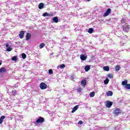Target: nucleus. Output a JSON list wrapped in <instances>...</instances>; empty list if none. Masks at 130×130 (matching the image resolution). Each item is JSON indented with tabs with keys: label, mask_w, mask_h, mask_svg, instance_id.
<instances>
[{
	"label": "nucleus",
	"mask_w": 130,
	"mask_h": 130,
	"mask_svg": "<svg viewBox=\"0 0 130 130\" xmlns=\"http://www.w3.org/2000/svg\"><path fill=\"white\" fill-rule=\"evenodd\" d=\"M5 46L6 47H7L6 51H8V52L12 51L13 48H12V47L10 46V45H9L8 43H6Z\"/></svg>",
	"instance_id": "0eeeda50"
},
{
	"label": "nucleus",
	"mask_w": 130,
	"mask_h": 130,
	"mask_svg": "<svg viewBox=\"0 0 130 130\" xmlns=\"http://www.w3.org/2000/svg\"><path fill=\"white\" fill-rule=\"evenodd\" d=\"M107 96H112L113 95V92L110 90L108 91L106 93Z\"/></svg>",
	"instance_id": "6ab92c4d"
},
{
	"label": "nucleus",
	"mask_w": 130,
	"mask_h": 130,
	"mask_svg": "<svg viewBox=\"0 0 130 130\" xmlns=\"http://www.w3.org/2000/svg\"><path fill=\"white\" fill-rule=\"evenodd\" d=\"M49 16H50V14L47 13V12L43 14V17H49Z\"/></svg>",
	"instance_id": "cd10ccee"
},
{
	"label": "nucleus",
	"mask_w": 130,
	"mask_h": 130,
	"mask_svg": "<svg viewBox=\"0 0 130 130\" xmlns=\"http://www.w3.org/2000/svg\"><path fill=\"white\" fill-rule=\"evenodd\" d=\"M87 56L85 55L84 54L80 55V59L82 60H86L87 59Z\"/></svg>",
	"instance_id": "9d476101"
},
{
	"label": "nucleus",
	"mask_w": 130,
	"mask_h": 130,
	"mask_svg": "<svg viewBox=\"0 0 130 130\" xmlns=\"http://www.w3.org/2000/svg\"><path fill=\"white\" fill-rule=\"evenodd\" d=\"M129 29L130 27L129 25H123V31H124V32H126L127 33V32L129 31Z\"/></svg>",
	"instance_id": "39448f33"
},
{
	"label": "nucleus",
	"mask_w": 130,
	"mask_h": 130,
	"mask_svg": "<svg viewBox=\"0 0 130 130\" xmlns=\"http://www.w3.org/2000/svg\"><path fill=\"white\" fill-rule=\"evenodd\" d=\"M88 33H89V34H92V33H93V32H94V29H93V28H89L88 29Z\"/></svg>",
	"instance_id": "aec40b11"
},
{
	"label": "nucleus",
	"mask_w": 130,
	"mask_h": 130,
	"mask_svg": "<svg viewBox=\"0 0 130 130\" xmlns=\"http://www.w3.org/2000/svg\"><path fill=\"white\" fill-rule=\"evenodd\" d=\"M111 13V9L108 8L106 12L104 14V17H107V16H109V14Z\"/></svg>",
	"instance_id": "423d86ee"
},
{
	"label": "nucleus",
	"mask_w": 130,
	"mask_h": 130,
	"mask_svg": "<svg viewBox=\"0 0 130 130\" xmlns=\"http://www.w3.org/2000/svg\"><path fill=\"white\" fill-rule=\"evenodd\" d=\"M106 106L108 108H110L112 106V105L113 104V102L110 101H106Z\"/></svg>",
	"instance_id": "20e7f679"
},
{
	"label": "nucleus",
	"mask_w": 130,
	"mask_h": 130,
	"mask_svg": "<svg viewBox=\"0 0 130 130\" xmlns=\"http://www.w3.org/2000/svg\"><path fill=\"white\" fill-rule=\"evenodd\" d=\"M44 118L40 116L38 119H37L36 122L35 123H37L38 124L39 123H42V122H44Z\"/></svg>",
	"instance_id": "f257e3e1"
},
{
	"label": "nucleus",
	"mask_w": 130,
	"mask_h": 130,
	"mask_svg": "<svg viewBox=\"0 0 130 130\" xmlns=\"http://www.w3.org/2000/svg\"><path fill=\"white\" fill-rule=\"evenodd\" d=\"M31 36L32 35H31V34L27 32L25 36L26 40H27V41L30 40V38H31Z\"/></svg>",
	"instance_id": "1a4fd4ad"
},
{
	"label": "nucleus",
	"mask_w": 130,
	"mask_h": 130,
	"mask_svg": "<svg viewBox=\"0 0 130 130\" xmlns=\"http://www.w3.org/2000/svg\"><path fill=\"white\" fill-rule=\"evenodd\" d=\"M93 129L94 130L100 129V127H99V126H93Z\"/></svg>",
	"instance_id": "2f4dec72"
},
{
	"label": "nucleus",
	"mask_w": 130,
	"mask_h": 130,
	"mask_svg": "<svg viewBox=\"0 0 130 130\" xmlns=\"http://www.w3.org/2000/svg\"><path fill=\"white\" fill-rule=\"evenodd\" d=\"M104 71H106V72H108L109 71V67L105 66L103 67Z\"/></svg>",
	"instance_id": "412c9836"
},
{
	"label": "nucleus",
	"mask_w": 130,
	"mask_h": 130,
	"mask_svg": "<svg viewBox=\"0 0 130 130\" xmlns=\"http://www.w3.org/2000/svg\"><path fill=\"white\" fill-rule=\"evenodd\" d=\"M125 20V18H122V19L121 20V24H124V20Z\"/></svg>",
	"instance_id": "72a5a7b5"
},
{
	"label": "nucleus",
	"mask_w": 130,
	"mask_h": 130,
	"mask_svg": "<svg viewBox=\"0 0 130 130\" xmlns=\"http://www.w3.org/2000/svg\"><path fill=\"white\" fill-rule=\"evenodd\" d=\"M108 78H109L110 79H112L113 78V76H112L111 74H108Z\"/></svg>",
	"instance_id": "f704fd0d"
},
{
	"label": "nucleus",
	"mask_w": 130,
	"mask_h": 130,
	"mask_svg": "<svg viewBox=\"0 0 130 130\" xmlns=\"http://www.w3.org/2000/svg\"><path fill=\"white\" fill-rule=\"evenodd\" d=\"M38 8L39 10H42V9L44 8V3H40L38 5Z\"/></svg>",
	"instance_id": "f8f14e48"
},
{
	"label": "nucleus",
	"mask_w": 130,
	"mask_h": 130,
	"mask_svg": "<svg viewBox=\"0 0 130 130\" xmlns=\"http://www.w3.org/2000/svg\"><path fill=\"white\" fill-rule=\"evenodd\" d=\"M121 113V111L119 109H115L114 110L113 114L115 116H117V115H119Z\"/></svg>",
	"instance_id": "7ed1b4c3"
},
{
	"label": "nucleus",
	"mask_w": 130,
	"mask_h": 130,
	"mask_svg": "<svg viewBox=\"0 0 130 130\" xmlns=\"http://www.w3.org/2000/svg\"><path fill=\"white\" fill-rule=\"evenodd\" d=\"M78 108H79V105L75 106L71 111V113H74V112L77 111V110H78Z\"/></svg>",
	"instance_id": "4468645a"
},
{
	"label": "nucleus",
	"mask_w": 130,
	"mask_h": 130,
	"mask_svg": "<svg viewBox=\"0 0 130 130\" xmlns=\"http://www.w3.org/2000/svg\"><path fill=\"white\" fill-rule=\"evenodd\" d=\"M125 87L126 88V89H127V90H129L130 89V84H127Z\"/></svg>",
	"instance_id": "7c9ffc66"
},
{
	"label": "nucleus",
	"mask_w": 130,
	"mask_h": 130,
	"mask_svg": "<svg viewBox=\"0 0 130 130\" xmlns=\"http://www.w3.org/2000/svg\"><path fill=\"white\" fill-rule=\"evenodd\" d=\"M113 20H114V21H118V19L116 18H113Z\"/></svg>",
	"instance_id": "58836bf2"
},
{
	"label": "nucleus",
	"mask_w": 130,
	"mask_h": 130,
	"mask_svg": "<svg viewBox=\"0 0 130 130\" xmlns=\"http://www.w3.org/2000/svg\"><path fill=\"white\" fill-rule=\"evenodd\" d=\"M57 69H64L66 68V65L64 64H62L57 66Z\"/></svg>",
	"instance_id": "f3484780"
},
{
	"label": "nucleus",
	"mask_w": 130,
	"mask_h": 130,
	"mask_svg": "<svg viewBox=\"0 0 130 130\" xmlns=\"http://www.w3.org/2000/svg\"><path fill=\"white\" fill-rule=\"evenodd\" d=\"M82 88H79L78 89H77V92H82Z\"/></svg>",
	"instance_id": "c9c22d12"
},
{
	"label": "nucleus",
	"mask_w": 130,
	"mask_h": 130,
	"mask_svg": "<svg viewBox=\"0 0 130 130\" xmlns=\"http://www.w3.org/2000/svg\"><path fill=\"white\" fill-rule=\"evenodd\" d=\"M21 56L23 59H25V58H26V57H27V55H26V54H25L24 53L21 54Z\"/></svg>",
	"instance_id": "c85d7f7f"
},
{
	"label": "nucleus",
	"mask_w": 130,
	"mask_h": 130,
	"mask_svg": "<svg viewBox=\"0 0 130 130\" xmlns=\"http://www.w3.org/2000/svg\"><path fill=\"white\" fill-rule=\"evenodd\" d=\"M24 34H25V32L24 31H21L20 32L19 36L20 39H23V38H24Z\"/></svg>",
	"instance_id": "9b49d317"
},
{
	"label": "nucleus",
	"mask_w": 130,
	"mask_h": 130,
	"mask_svg": "<svg viewBox=\"0 0 130 130\" xmlns=\"http://www.w3.org/2000/svg\"><path fill=\"white\" fill-rule=\"evenodd\" d=\"M81 85H82L83 87H86V85H87V80H83L81 82Z\"/></svg>",
	"instance_id": "ddd939ff"
},
{
	"label": "nucleus",
	"mask_w": 130,
	"mask_h": 130,
	"mask_svg": "<svg viewBox=\"0 0 130 130\" xmlns=\"http://www.w3.org/2000/svg\"><path fill=\"white\" fill-rule=\"evenodd\" d=\"M4 73H7V70L6 69V68L2 67L0 68V74H2Z\"/></svg>",
	"instance_id": "2eb2a0df"
},
{
	"label": "nucleus",
	"mask_w": 130,
	"mask_h": 130,
	"mask_svg": "<svg viewBox=\"0 0 130 130\" xmlns=\"http://www.w3.org/2000/svg\"><path fill=\"white\" fill-rule=\"evenodd\" d=\"M90 97H94L95 96V92L94 91H92L89 94Z\"/></svg>",
	"instance_id": "c756f323"
},
{
	"label": "nucleus",
	"mask_w": 130,
	"mask_h": 130,
	"mask_svg": "<svg viewBox=\"0 0 130 130\" xmlns=\"http://www.w3.org/2000/svg\"><path fill=\"white\" fill-rule=\"evenodd\" d=\"M40 88L41 90H45L47 88V85L44 82H42L40 84Z\"/></svg>",
	"instance_id": "f03ea898"
},
{
	"label": "nucleus",
	"mask_w": 130,
	"mask_h": 130,
	"mask_svg": "<svg viewBox=\"0 0 130 130\" xmlns=\"http://www.w3.org/2000/svg\"><path fill=\"white\" fill-rule=\"evenodd\" d=\"M87 2H90L91 0H86Z\"/></svg>",
	"instance_id": "ea45409f"
},
{
	"label": "nucleus",
	"mask_w": 130,
	"mask_h": 130,
	"mask_svg": "<svg viewBox=\"0 0 130 130\" xmlns=\"http://www.w3.org/2000/svg\"><path fill=\"white\" fill-rule=\"evenodd\" d=\"M104 83L105 85H107L109 83V79L108 78H106V80L104 81Z\"/></svg>",
	"instance_id": "393cba45"
},
{
	"label": "nucleus",
	"mask_w": 130,
	"mask_h": 130,
	"mask_svg": "<svg viewBox=\"0 0 130 130\" xmlns=\"http://www.w3.org/2000/svg\"><path fill=\"white\" fill-rule=\"evenodd\" d=\"M0 66H2V62L0 61Z\"/></svg>",
	"instance_id": "a19ab883"
},
{
	"label": "nucleus",
	"mask_w": 130,
	"mask_h": 130,
	"mask_svg": "<svg viewBox=\"0 0 130 130\" xmlns=\"http://www.w3.org/2000/svg\"><path fill=\"white\" fill-rule=\"evenodd\" d=\"M12 60H13V61H16V60H18V57H17V56H14L12 57Z\"/></svg>",
	"instance_id": "a878e982"
},
{
	"label": "nucleus",
	"mask_w": 130,
	"mask_h": 130,
	"mask_svg": "<svg viewBox=\"0 0 130 130\" xmlns=\"http://www.w3.org/2000/svg\"><path fill=\"white\" fill-rule=\"evenodd\" d=\"M74 78L75 77H74V76H70L71 80H73V79H74Z\"/></svg>",
	"instance_id": "4c0bfd02"
},
{
	"label": "nucleus",
	"mask_w": 130,
	"mask_h": 130,
	"mask_svg": "<svg viewBox=\"0 0 130 130\" xmlns=\"http://www.w3.org/2000/svg\"><path fill=\"white\" fill-rule=\"evenodd\" d=\"M115 71H116L117 72H118V71L120 70V66H119V65H117L115 66Z\"/></svg>",
	"instance_id": "b1692460"
},
{
	"label": "nucleus",
	"mask_w": 130,
	"mask_h": 130,
	"mask_svg": "<svg viewBox=\"0 0 130 130\" xmlns=\"http://www.w3.org/2000/svg\"><path fill=\"white\" fill-rule=\"evenodd\" d=\"M51 23H58V17L57 16L53 17L51 20Z\"/></svg>",
	"instance_id": "6e6552de"
},
{
	"label": "nucleus",
	"mask_w": 130,
	"mask_h": 130,
	"mask_svg": "<svg viewBox=\"0 0 130 130\" xmlns=\"http://www.w3.org/2000/svg\"><path fill=\"white\" fill-rule=\"evenodd\" d=\"M18 94V91L16 90H12V94L14 96H16Z\"/></svg>",
	"instance_id": "5701e85b"
},
{
	"label": "nucleus",
	"mask_w": 130,
	"mask_h": 130,
	"mask_svg": "<svg viewBox=\"0 0 130 130\" xmlns=\"http://www.w3.org/2000/svg\"><path fill=\"white\" fill-rule=\"evenodd\" d=\"M78 124H83V121L80 120L78 122Z\"/></svg>",
	"instance_id": "e433bc0d"
},
{
	"label": "nucleus",
	"mask_w": 130,
	"mask_h": 130,
	"mask_svg": "<svg viewBox=\"0 0 130 130\" xmlns=\"http://www.w3.org/2000/svg\"><path fill=\"white\" fill-rule=\"evenodd\" d=\"M49 75H52L53 74V71H52V69H50L48 70Z\"/></svg>",
	"instance_id": "473e14b6"
},
{
	"label": "nucleus",
	"mask_w": 130,
	"mask_h": 130,
	"mask_svg": "<svg viewBox=\"0 0 130 130\" xmlns=\"http://www.w3.org/2000/svg\"><path fill=\"white\" fill-rule=\"evenodd\" d=\"M90 69L91 67L89 65L86 66L84 68L85 72H89V71H90Z\"/></svg>",
	"instance_id": "dca6fc26"
},
{
	"label": "nucleus",
	"mask_w": 130,
	"mask_h": 130,
	"mask_svg": "<svg viewBox=\"0 0 130 130\" xmlns=\"http://www.w3.org/2000/svg\"><path fill=\"white\" fill-rule=\"evenodd\" d=\"M44 46H45V44L44 43H42L41 44H40L39 48L40 49H41V48H43V47H44Z\"/></svg>",
	"instance_id": "bb28decb"
},
{
	"label": "nucleus",
	"mask_w": 130,
	"mask_h": 130,
	"mask_svg": "<svg viewBox=\"0 0 130 130\" xmlns=\"http://www.w3.org/2000/svg\"><path fill=\"white\" fill-rule=\"evenodd\" d=\"M6 118V116H2L0 118V124H2L3 123V122L4 121V119Z\"/></svg>",
	"instance_id": "a211bd4d"
},
{
	"label": "nucleus",
	"mask_w": 130,
	"mask_h": 130,
	"mask_svg": "<svg viewBox=\"0 0 130 130\" xmlns=\"http://www.w3.org/2000/svg\"><path fill=\"white\" fill-rule=\"evenodd\" d=\"M127 80H124V81H123L122 82V83H121V84L122 85V86H126V85H127Z\"/></svg>",
	"instance_id": "4be33fe9"
}]
</instances>
